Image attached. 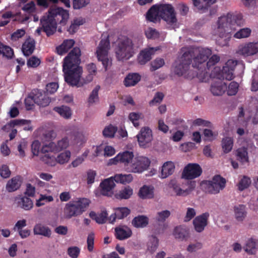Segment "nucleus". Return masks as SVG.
<instances>
[{"label":"nucleus","mask_w":258,"mask_h":258,"mask_svg":"<svg viewBox=\"0 0 258 258\" xmlns=\"http://www.w3.org/2000/svg\"><path fill=\"white\" fill-rule=\"evenodd\" d=\"M183 54L173 64V72L178 76L186 74L189 78L197 77L201 82L205 81L207 74L205 71V61L212 50L208 48H182Z\"/></svg>","instance_id":"1"},{"label":"nucleus","mask_w":258,"mask_h":258,"mask_svg":"<svg viewBox=\"0 0 258 258\" xmlns=\"http://www.w3.org/2000/svg\"><path fill=\"white\" fill-rule=\"evenodd\" d=\"M81 50L74 47L64 57L62 70L65 81L70 86L80 87L91 82L97 73L95 64L90 63L87 65L89 74L85 78H81L83 68L79 66L81 62Z\"/></svg>","instance_id":"2"},{"label":"nucleus","mask_w":258,"mask_h":258,"mask_svg":"<svg viewBox=\"0 0 258 258\" xmlns=\"http://www.w3.org/2000/svg\"><path fill=\"white\" fill-rule=\"evenodd\" d=\"M242 24L243 19L241 14L228 13L226 16L219 17L217 22V26L214 31V35L219 37L216 40L217 43L221 46H226L232 37L229 27L234 24L240 26Z\"/></svg>","instance_id":"3"},{"label":"nucleus","mask_w":258,"mask_h":258,"mask_svg":"<svg viewBox=\"0 0 258 258\" xmlns=\"http://www.w3.org/2000/svg\"><path fill=\"white\" fill-rule=\"evenodd\" d=\"M90 204L89 200L86 198L79 199L77 201H71L67 204L64 212L67 218L70 219L82 214Z\"/></svg>","instance_id":"4"},{"label":"nucleus","mask_w":258,"mask_h":258,"mask_svg":"<svg viewBox=\"0 0 258 258\" xmlns=\"http://www.w3.org/2000/svg\"><path fill=\"white\" fill-rule=\"evenodd\" d=\"M134 53V44L131 39L125 37L118 42L115 51L118 60L128 59Z\"/></svg>","instance_id":"5"},{"label":"nucleus","mask_w":258,"mask_h":258,"mask_svg":"<svg viewBox=\"0 0 258 258\" xmlns=\"http://www.w3.org/2000/svg\"><path fill=\"white\" fill-rule=\"evenodd\" d=\"M110 48V42L108 38L102 39L96 50L97 57L99 61H101L105 71L111 64V59L108 57V50Z\"/></svg>","instance_id":"6"},{"label":"nucleus","mask_w":258,"mask_h":258,"mask_svg":"<svg viewBox=\"0 0 258 258\" xmlns=\"http://www.w3.org/2000/svg\"><path fill=\"white\" fill-rule=\"evenodd\" d=\"M151 163L150 160L144 156H138L135 158L126 171L129 172L140 173L147 170Z\"/></svg>","instance_id":"7"},{"label":"nucleus","mask_w":258,"mask_h":258,"mask_svg":"<svg viewBox=\"0 0 258 258\" xmlns=\"http://www.w3.org/2000/svg\"><path fill=\"white\" fill-rule=\"evenodd\" d=\"M48 13L51 15L57 25H65L69 18V11L61 7H50Z\"/></svg>","instance_id":"8"},{"label":"nucleus","mask_w":258,"mask_h":258,"mask_svg":"<svg viewBox=\"0 0 258 258\" xmlns=\"http://www.w3.org/2000/svg\"><path fill=\"white\" fill-rule=\"evenodd\" d=\"M44 154L45 155L41 157L42 161L48 165L53 166L55 165L56 162L60 164L67 163L71 157V154L70 151H66L59 154L56 158L53 156H50L49 153Z\"/></svg>","instance_id":"9"},{"label":"nucleus","mask_w":258,"mask_h":258,"mask_svg":"<svg viewBox=\"0 0 258 258\" xmlns=\"http://www.w3.org/2000/svg\"><path fill=\"white\" fill-rule=\"evenodd\" d=\"M40 25L43 27V31L45 33L48 37L53 35L56 31L57 24L56 22L48 12L40 19Z\"/></svg>","instance_id":"10"},{"label":"nucleus","mask_w":258,"mask_h":258,"mask_svg":"<svg viewBox=\"0 0 258 258\" xmlns=\"http://www.w3.org/2000/svg\"><path fill=\"white\" fill-rule=\"evenodd\" d=\"M69 144V142L68 138H64L58 141L56 144L51 142L49 143L48 144L43 145L41 149V152L42 154L49 153V152H58L64 149H66Z\"/></svg>","instance_id":"11"},{"label":"nucleus","mask_w":258,"mask_h":258,"mask_svg":"<svg viewBox=\"0 0 258 258\" xmlns=\"http://www.w3.org/2000/svg\"><path fill=\"white\" fill-rule=\"evenodd\" d=\"M159 13L160 17L168 24H173L176 23V18L174 9L171 5L163 4L159 6Z\"/></svg>","instance_id":"12"},{"label":"nucleus","mask_w":258,"mask_h":258,"mask_svg":"<svg viewBox=\"0 0 258 258\" xmlns=\"http://www.w3.org/2000/svg\"><path fill=\"white\" fill-rule=\"evenodd\" d=\"M134 154L132 152L124 151L117 154L114 158L110 159L109 160L108 165H115L118 163L122 164L125 169L128 167L131 164V162L134 159Z\"/></svg>","instance_id":"13"},{"label":"nucleus","mask_w":258,"mask_h":258,"mask_svg":"<svg viewBox=\"0 0 258 258\" xmlns=\"http://www.w3.org/2000/svg\"><path fill=\"white\" fill-rule=\"evenodd\" d=\"M202 169L197 163H189L184 168L182 177L186 179H192L200 176Z\"/></svg>","instance_id":"14"},{"label":"nucleus","mask_w":258,"mask_h":258,"mask_svg":"<svg viewBox=\"0 0 258 258\" xmlns=\"http://www.w3.org/2000/svg\"><path fill=\"white\" fill-rule=\"evenodd\" d=\"M31 92L33 102L41 107H46L48 106L51 102L50 98L45 91L38 89H34Z\"/></svg>","instance_id":"15"},{"label":"nucleus","mask_w":258,"mask_h":258,"mask_svg":"<svg viewBox=\"0 0 258 258\" xmlns=\"http://www.w3.org/2000/svg\"><path fill=\"white\" fill-rule=\"evenodd\" d=\"M237 64V61L232 59L228 60L223 66L221 70V75L219 74L217 77L220 78L222 77L223 79L231 81L234 78V71Z\"/></svg>","instance_id":"16"},{"label":"nucleus","mask_w":258,"mask_h":258,"mask_svg":"<svg viewBox=\"0 0 258 258\" xmlns=\"http://www.w3.org/2000/svg\"><path fill=\"white\" fill-rule=\"evenodd\" d=\"M137 138L140 146L146 148L153 139L152 131L149 127H142Z\"/></svg>","instance_id":"17"},{"label":"nucleus","mask_w":258,"mask_h":258,"mask_svg":"<svg viewBox=\"0 0 258 258\" xmlns=\"http://www.w3.org/2000/svg\"><path fill=\"white\" fill-rule=\"evenodd\" d=\"M258 53V41L249 42L239 47L237 53L244 57L252 56Z\"/></svg>","instance_id":"18"},{"label":"nucleus","mask_w":258,"mask_h":258,"mask_svg":"<svg viewBox=\"0 0 258 258\" xmlns=\"http://www.w3.org/2000/svg\"><path fill=\"white\" fill-rule=\"evenodd\" d=\"M114 182L115 181L113 176L103 180L99 185L101 195L104 196L111 197L113 195L112 190L115 186Z\"/></svg>","instance_id":"19"},{"label":"nucleus","mask_w":258,"mask_h":258,"mask_svg":"<svg viewBox=\"0 0 258 258\" xmlns=\"http://www.w3.org/2000/svg\"><path fill=\"white\" fill-rule=\"evenodd\" d=\"M209 213L206 212L197 216L193 220V225L195 230L199 233L204 231L208 225Z\"/></svg>","instance_id":"20"},{"label":"nucleus","mask_w":258,"mask_h":258,"mask_svg":"<svg viewBox=\"0 0 258 258\" xmlns=\"http://www.w3.org/2000/svg\"><path fill=\"white\" fill-rule=\"evenodd\" d=\"M158 49V48L150 47L142 50L138 57L139 63L141 65L146 64L151 59L152 55H153L155 52Z\"/></svg>","instance_id":"21"},{"label":"nucleus","mask_w":258,"mask_h":258,"mask_svg":"<svg viewBox=\"0 0 258 258\" xmlns=\"http://www.w3.org/2000/svg\"><path fill=\"white\" fill-rule=\"evenodd\" d=\"M30 122V120L23 119L11 120L9 122L3 126L2 130L5 131H9L11 128H13L15 126H21L27 124L28 125V127L26 126L24 128V129L25 130H32V127L31 126H29Z\"/></svg>","instance_id":"22"},{"label":"nucleus","mask_w":258,"mask_h":258,"mask_svg":"<svg viewBox=\"0 0 258 258\" xmlns=\"http://www.w3.org/2000/svg\"><path fill=\"white\" fill-rule=\"evenodd\" d=\"M173 235L176 239L179 240H186L189 236V230L185 226L179 225L174 228Z\"/></svg>","instance_id":"23"},{"label":"nucleus","mask_w":258,"mask_h":258,"mask_svg":"<svg viewBox=\"0 0 258 258\" xmlns=\"http://www.w3.org/2000/svg\"><path fill=\"white\" fill-rule=\"evenodd\" d=\"M132 230L126 226L117 227L115 229V236L120 240L127 239L132 236Z\"/></svg>","instance_id":"24"},{"label":"nucleus","mask_w":258,"mask_h":258,"mask_svg":"<svg viewBox=\"0 0 258 258\" xmlns=\"http://www.w3.org/2000/svg\"><path fill=\"white\" fill-rule=\"evenodd\" d=\"M196 182L190 181L188 187L185 189H182L177 184H173V189L177 196L185 197L189 195L196 187Z\"/></svg>","instance_id":"25"},{"label":"nucleus","mask_w":258,"mask_h":258,"mask_svg":"<svg viewBox=\"0 0 258 258\" xmlns=\"http://www.w3.org/2000/svg\"><path fill=\"white\" fill-rule=\"evenodd\" d=\"M35 47V41L32 38H27L22 45V50L25 56L30 55L34 51Z\"/></svg>","instance_id":"26"},{"label":"nucleus","mask_w":258,"mask_h":258,"mask_svg":"<svg viewBox=\"0 0 258 258\" xmlns=\"http://www.w3.org/2000/svg\"><path fill=\"white\" fill-rule=\"evenodd\" d=\"M141 79V76L138 73H130L124 78L123 84L125 87L135 86Z\"/></svg>","instance_id":"27"},{"label":"nucleus","mask_w":258,"mask_h":258,"mask_svg":"<svg viewBox=\"0 0 258 258\" xmlns=\"http://www.w3.org/2000/svg\"><path fill=\"white\" fill-rule=\"evenodd\" d=\"M159 17H160L159 6L153 5L147 12L146 18L150 22H155Z\"/></svg>","instance_id":"28"},{"label":"nucleus","mask_w":258,"mask_h":258,"mask_svg":"<svg viewBox=\"0 0 258 258\" xmlns=\"http://www.w3.org/2000/svg\"><path fill=\"white\" fill-rule=\"evenodd\" d=\"M33 232L35 235H42L47 237H50L51 235L50 229L41 224H37L34 226Z\"/></svg>","instance_id":"29"},{"label":"nucleus","mask_w":258,"mask_h":258,"mask_svg":"<svg viewBox=\"0 0 258 258\" xmlns=\"http://www.w3.org/2000/svg\"><path fill=\"white\" fill-rule=\"evenodd\" d=\"M174 164L172 161L164 163L161 171V177L165 178L171 175L174 172Z\"/></svg>","instance_id":"30"},{"label":"nucleus","mask_w":258,"mask_h":258,"mask_svg":"<svg viewBox=\"0 0 258 258\" xmlns=\"http://www.w3.org/2000/svg\"><path fill=\"white\" fill-rule=\"evenodd\" d=\"M75 41L73 39H67L63 41L62 43L56 47L57 53L62 55L67 53L74 45Z\"/></svg>","instance_id":"31"},{"label":"nucleus","mask_w":258,"mask_h":258,"mask_svg":"<svg viewBox=\"0 0 258 258\" xmlns=\"http://www.w3.org/2000/svg\"><path fill=\"white\" fill-rule=\"evenodd\" d=\"M227 86L225 83H216L211 85V91L215 96H220L225 92Z\"/></svg>","instance_id":"32"},{"label":"nucleus","mask_w":258,"mask_h":258,"mask_svg":"<svg viewBox=\"0 0 258 258\" xmlns=\"http://www.w3.org/2000/svg\"><path fill=\"white\" fill-rule=\"evenodd\" d=\"M133 194V190L130 186H125L115 195L118 200L128 199Z\"/></svg>","instance_id":"33"},{"label":"nucleus","mask_w":258,"mask_h":258,"mask_svg":"<svg viewBox=\"0 0 258 258\" xmlns=\"http://www.w3.org/2000/svg\"><path fill=\"white\" fill-rule=\"evenodd\" d=\"M245 206L239 205L234 207L235 217L237 221H242L246 216Z\"/></svg>","instance_id":"34"},{"label":"nucleus","mask_w":258,"mask_h":258,"mask_svg":"<svg viewBox=\"0 0 258 258\" xmlns=\"http://www.w3.org/2000/svg\"><path fill=\"white\" fill-rule=\"evenodd\" d=\"M149 223V219L144 215H140L135 217L132 221L133 225L137 228H143L147 226Z\"/></svg>","instance_id":"35"},{"label":"nucleus","mask_w":258,"mask_h":258,"mask_svg":"<svg viewBox=\"0 0 258 258\" xmlns=\"http://www.w3.org/2000/svg\"><path fill=\"white\" fill-rule=\"evenodd\" d=\"M18 205L25 210H29L32 208L33 204L32 201L27 197H22L18 199Z\"/></svg>","instance_id":"36"},{"label":"nucleus","mask_w":258,"mask_h":258,"mask_svg":"<svg viewBox=\"0 0 258 258\" xmlns=\"http://www.w3.org/2000/svg\"><path fill=\"white\" fill-rule=\"evenodd\" d=\"M208 57L207 60L205 61V71L207 74V77L206 78L205 81L204 82H206L207 79L208 78V73L207 71V70H210L213 66H214L217 63H218L220 61V56L216 54H214L211 57Z\"/></svg>","instance_id":"37"},{"label":"nucleus","mask_w":258,"mask_h":258,"mask_svg":"<svg viewBox=\"0 0 258 258\" xmlns=\"http://www.w3.org/2000/svg\"><path fill=\"white\" fill-rule=\"evenodd\" d=\"M53 110L66 119L70 118L72 115V111L70 108L67 106L62 105L59 107H55Z\"/></svg>","instance_id":"38"},{"label":"nucleus","mask_w":258,"mask_h":258,"mask_svg":"<svg viewBox=\"0 0 258 258\" xmlns=\"http://www.w3.org/2000/svg\"><path fill=\"white\" fill-rule=\"evenodd\" d=\"M203 184L205 185V189L206 192L210 194L216 195L220 192L218 186H217L215 182H213L212 179L204 181Z\"/></svg>","instance_id":"39"},{"label":"nucleus","mask_w":258,"mask_h":258,"mask_svg":"<svg viewBox=\"0 0 258 258\" xmlns=\"http://www.w3.org/2000/svg\"><path fill=\"white\" fill-rule=\"evenodd\" d=\"M113 178L116 182H119L122 184L128 183L131 182L133 179V176L131 174H117L113 176Z\"/></svg>","instance_id":"40"},{"label":"nucleus","mask_w":258,"mask_h":258,"mask_svg":"<svg viewBox=\"0 0 258 258\" xmlns=\"http://www.w3.org/2000/svg\"><path fill=\"white\" fill-rule=\"evenodd\" d=\"M20 185L21 183L19 178L15 177L8 182L6 189L9 192H13L19 189Z\"/></svg>","instance_id":"41"},{"label":"nucleus","mask_w":258,"mask_h":258,"mask_svg":"<svg viewBox=\"0 0 258 258\" xmlns=\"http://www.w3.org/2000/svg\"><path fill=\"white\" fill-rule=\"evenodd\" d=\"M85 21L83 19H76L72 22L71 25L68 29L70 34H74L77 32L80 25H83Z\"/></svg>","instance_id":"42"},{"label":"nucleus","mask_w":258,"mask_h":258,"mask_svg":"<svg viewBox=\"0 0 258 258\" xmlns=\"http://www.w3.org/2000/svg\"><path fill=\"white\" fill-rule=\"evenodd\" d=\"M139 196L142 199H151L153 197V192L148 186L144 185L140 188Z\"/></svg>","instance_id":"43"},{"label":"nucleus","mask_w":258,"mask_h":258,"mask_svg":"<svg viewBox=\"0 0 258 258\" xmlns=\"http://www.w3.org/2000/svg\"><path fill=\"white\" fill-rule=\"evenodd\" d=\"M233 141L231 138L226 137L222 141V147L225 153L230 152L233 147Z\"/></svg>","instance_id":"44"},{"label":"nucleus","mask_w":258,"mask_h":258,"mask_svg":"<svg viewBox=\"0 0 258 258\" xmlns=\"http://www.w3.org/2000/svg\"><path fill=\"white\" fill-rule=\"evenodd\" d=\"M148 250L151 253L154 252L159 246V239L155 236H152L148 242Z\"/></svg>","instance_id":"45"},{"label":"nucleus","mask_w":258,"mask_h":258,"mask_svg":"<svg viewBox=\"0 0 258 258\" xmlns=\"http://www.w3.org/2000/svg\"><path fill=\"white\" fill-rule=\"evenodd\" d=\"M237 159L242 163L248 162L247 149L245 148H239L237 150Z\"/></svg>","instance_id":"46"},{"label":"nucleus","mask_w":258,"mask_h":258,"mask_svg":"<svg viewBox=\"0 0 258 258\" xmlns=\"http://www.w3.org/2000/svg\"><path fill=\"white\" fill-rule=\"evenodd\" d=\"M213 182H215L219 190H223L226 186V180L220 175H216L212 178Z\"/></svg>","instance_id":"47"},{"label":"nucleus","mask_w":258,"mask_h":258,"mask_svg":"<svg viewBox=\"0 0 258 258\" xmlns=\"http://www.w3.org/2000/svg\"><path fill=\"white\" fill-rule=\"evenodd\" d=\"M0 54H3L8 58H11L14 55V52L10 47L4 45L0 42Z\"/></svg>","instance_id":"48"},{"label":"nucleus","mask_w":258,"mask_h":258,"mask_svg":"<svg viewBox=\"0 0 258 258\" xmlns=\"http://www.w3.org/2000/svg\"><path fill=\"white\" fill-rule=\"evenodd\" d=\"M256 243L254 239L251 238L249 239L244 247L245 252L250 254H254L256 251Z\"/></svg>","instance_id":"49"},{"label":"nucleus","mask_w":258,"mask_h":258,"mask_svg":"<svg viewBox=\"0 0 258 258\" xmlns=\"http://www.w3.org/2000/svg\"><path fill=\"white\" fill-rule=\"evenodd\" d=\"M130 212V210L126 207L117 208L115 210V215L118 219H122L127 217Z\"/></svg>","instance_id":"50"},{"label":"nucleus","mask_w":258,"mask_h":258,"mask_svg":"<svg viewBox=\"0 0 258 258\" xmlns=\"http://www.w3.org/2000/svg\"><path fill=\"white\" fill-rule=\"evenodd\" d=\"M22 10L24 12L30 15H33L36 11L35 4L33 1H31L30 2L25 4L22 7Z\"/></svg>","instance_id":"51"},{"label":"nucleus","mask_w":258,"mask_h":258,"mask_svg":"<svg viewBox=\"0 0 258 258\" xmlns=\"http://www.w3.org/2000/svg\"><path fill=\"white\" fill-rule=\"evenodd\" d=\"M195 7H197L199 10L204 12L208 9L209 5L215 3L216 0H204L207 3L206 5L204 7L202 5L200 0H192Z\"/></svg>","instance_id":"52"},{"label":"nucleus","mask_w":258,"mask_h":258,"mask_svg":"<svg viewBox=\"0 0 258 258\" xmlns=\"http://www.w3.org/2000/svg\"><path fill=\"white\" fill-rule=\"evenodd\" d=\"M100 86L99 85H97L91 92L88 98V103L90 104H93L96 102V101H98V91L100 89Z\"/></svg>","instance_id":"53"},{"label":"nucleus","mask_w":258,"mask_h":258,"mask_svg":"<svg viewBox=\"0 0 258 258\" xmlns=\"http://www.w3.org/2000/svg\"><path fill=\"white\" fill-rule=\"evenodd\" d=\"M251 33V30L246 28L240 29L234 35V37L237 39H241L248 37Z\"/></svg>","instance_id":"54"},{"label":"nucleus","mask_w":258,"mask_h":258,"mask_svg":"<svg viewBox=\"0 0 258 258\" xmlns=\"http://www.w3.org/2000/svg\"><path fill=\"white\" fill-rule=\"evenodd\" d=\"M56 133L52 130L46 131L43 133L42 136V141L43 142H51L56 138Z\"/></svg>","instance_id":"55"},{"label":"nucleus","mask_w":258,"mask_h":258,"mask_svg":"<svg viewBox=\"0 0 258 258\" xmlns=\"http://www.w3.org/2000/svg\"><path fill=\"white\" fill-rule=\"evenodd\" d=\"M90 0H73V8L74 10H80L89 4Z\"/></svg>","instance_id":"56"},{"label":"nucleus","mask_w":258,"mask_h":258,"mask_svg":"<svg viewBox=\"0 0 258 258\" xmlns=\"http://www.w3.org/2000/svg\"><path fill=\"white\" fill-rule=\"evenodd\" d=\"M250 183V178L246 176H243L238 184L239 190L240 191L244 190L248 187Z\"/></svg>","instance_id":"57"},{"label":"nucleus","mask_w":258,"mask_h":258,"mask_svg":"<svg viewBox=\"0 0 258 258\" xmlns=\"http://www.w3.org/2000/svg\"><path fill=\"white\" fill-rule=\"evenodd\" d=\"M117 130V127L110 124L104 129L103 134L106 137H113Z\"/></svg>","instance_id":"58"},{"label":"nucleus","mask_w":258,"mask_h":258,"mask_svg":"<svg viewBox=\"0 0 258 258\" xmlns=\"http://www.w3.org/2000/svg\"><path fill=\"white\" fill-rule=\"evenodd\" d=\"M164 60L163 58H157L151 63V71H155L164 66Z\"/></svg>","instance_id":"59"},{"label":"nucleus","mask_w":258,"mask_h":258,"mask_svg":"<svg viewBox=\"0 0 258 258\" xmlns=\"http://www.w3.org/2000/svg\"><path fill=\"white\" fill-rule=\"evenodd\" d=\"M171 215L169 210H166L158 212L156 217L157 221L159 222H164Z\"/></svg>","instance_id":"60"},{"label":"nucleus","mask_w":258,"mask_h":258,"mask_svg":"<svg viewBox=\"0 0 258 258\" xmlns=\"http://www.w3.org/2000/svg\"><path fill=\"white\" fill-rule=\"evenodd\" d=\"M53 200V198L51 196H46L41 195L40 198L36 201V206L37 207H40L45 204V202H50Z\"/></svg>","instance_id":"61"},{"label":"nucleus","mask_w":258,"mask_h":258,"mask_svg":"<svg viewBox=\"0 0 258 258\" xmlns=\"http://www.w3.org/2000/svg\"><path fill=\"white\" fill-rule=\"evenodd\" d=\"M239 85L234 81L231 82L228 86L227 90V94L229 96L235 95L238 90Z\"/></svg>","instance_id":"62"},{"label":"nucleus","mask_w":258,"mask_h":258,"mask_svg":"<svg viewBox=\"0 0 258 258\" xmlns=\"http://www.w3.org/2000/svg\"><path fill=\"white\" fill-rule=\"evenodd\" d=\"M67 253L71 258H77L80 253V249L78 246H71L68 248Z\"/></svg>","instance_id":"63"},{"label":"nucleus","mask_w":258,"mask_h":258,"mask_svg":"<svg viewBox=\"0 0 258 258\" xmlns=\"http://www.w3.org/2000/svg\"><path fill=\"white\" fill-rule=\"evenodd\" d=\"M164 97V95L163 93L158 92H157L152 100L149 102V105L153 106L158 103H160L163 100Z\"/></svg>","instance_id":"64"}]
</instances>
